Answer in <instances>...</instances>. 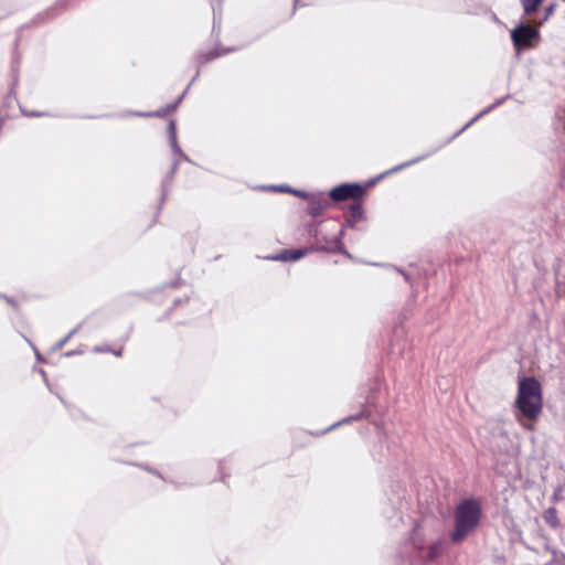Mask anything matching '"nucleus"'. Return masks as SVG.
Returning <instances> with one entry per match:
<instances>
[{
	"instance_id": "nucleus-5",
	"label": "nucleus",
	"mask_w": 565,
	"mask_h": 565,
	"mask_svg": "<svg viewBox=\"0 0 565 565\" xmlns=\"http://www.w3.org/2000/svg\"><path fill=\"white\" fill-rule=\"evenodd\" d=\"M306 254V250L295 249V250H285L279 255L270 257L273 260H298Z\"/></svg>"
},
{
	"instance_id": "nucleus-11",
	"label": "nucleus",
	"mask_w": 565,
	"mask_h": 565,
	"mask_svg": "<svg viewBox=\"0 0 565 565\" xmlns=\"http://www.w3.org/2000/svg\"><path fill=\"white\" fill-rule=\"evenodd\" d=\"M409 163H406V166H408ZM405 167V164L401 166V167H397L394 169V171H398L401 168Z\"/></svg>"
},
{
	"instance_id": "nucleus-7",
	"label": "nucleus",
	"mask_w": 565,
	"mask_h": 565,
	"mask_svg": "<svg viewBox=\"0 0 565 565\" xmlns=\"http://www.w3.org/2000/svg\"><path fill=\"white\" fill-rule=\"evenodd\" d=\"M544 520L551 524L552 526L557 525L556 511L554 509H548L544 514Z\"/></svg>"
},
{
	"instance_id": "nucleus-3",
	"label": "nucleus",
	"mask_w": 565,
	"mask_h": 565,
	"mask_svg": "<svg viewBox=\"0 0 565 565\" xmlns=\"http://www.w3.org/2000/svg\"><path fill=\"white\" fill-rule=\"evenodd\" d=\"M540 39V31L529 24H520L511 31V40L518 53L534 47Z\"/></svg>"
},
{
	"instance_id": "nucleus-13",
	"label": "nucleus",
	"mask_w": 565,
	"mask_h": 565,
	"mask_svg": "<svg viewBox=\"0 0 565 565\" xmlns=\"http://www.w3.org/2000/svg\"><path fill=\"white\" fill-rule=\"evenodd\" d=\"M317 213H318V209L312 210V214H317Z\"/></svg>"
},
{
	"instance_id": "nucleus-1",
	"label": "nucleus",
	"mask_w": 565,
	"mask_h": 565,
	"mask_svg": "<svg viewBox=\"0 0 565 565\" xmlns=\"http://www.w3.org/2000/svg\"><path fill=\"white\" fill-rule=\"evenodd\" d=\"M516 407L526 420H536L543 408L542 387L534 377H524L519 382Z\"/></svg>"
},
{
	"instance_id": "nucleus-10",
	"label": "nucleus",
	"mask_w": 565,
	"mask_h": 565,
	"mask_svg": "<svg viewBox=\"0 0 565 565\" xmlns=\"http://www.w3.org/2000/svg\"><path fill=\"white\" fill-rule=\"evenodd\" d=\"M169 128H170V131H171V135H172V140L174 141V139H175V136H174V130H175L174 122H170Z\"/></svg>"
},
{
	"instance_id": "nucleus-12",
	"label": "nucleus",
	"mask_w": 565,
	"mask_h": 565,
	"mask_svg": "<svg viewBox=\"0 0 565 565\" xmlns=\"http://www.w3.org/2000/svg\"><path fill=\"white\" fill-rule=\"evenodd\" d=\"M317 213H318V209L312 210V214H317Z\"/></svg>"
},
{
	"instance_id": "nucleus-6",
	"label": "nucleus",
	"mask_w": 565,
	"mask_h": 565,
	"mask_svg": "<svg viewBox=\"0 0 565 565\" xmlns=\"http://www.w3.org/2000/svg\"><path fill=\"white\" fill-rule=\"evenodd\" d=\"M524 12L526 14H532L534 11H536L537 7L544 1V0H520Z\"/></svg>"
},
{
	"instance_id": "nucleus-8",
	"label": "nucleus",
	"mask_w": 565,
	"mask_h": 565,
	"mask_svg": "<svg viewBox=\"0 0 565 565\" xmlns=\"http://www.w3.org/2000/svg\"><path fill=\"white\" fill-rule=\"evenodd\" d=\"M519 423L525 428V429H529V430H533L534 429V426L530 423H527L526 420H523L521 418H518Z\"/></svg>"
},
{
	"instance_id": "nucleus-2",
	"label": "nucleus",
	"mask_w": 565,
	"mask_h": 565,
	"mask_svg": "<svg viewBox=\"0 0 565 565\" xmlns=\"http://www.w3.org/2000/svg\"><path fill=\"white\" fill-rule=\"evenodd\" d=\"M481 509L476 500H466L457 507L455 513L454 542L462 541L479 524Z\"/></svg>"
},
{
	"instance_id": "nucleus-4",
	"label": "nucleus",
	"mask_w": 565,
	"mask_h": 565,
	"mask_svg": "<svg viewBox=\"0 0 565 565\" xmlns=\"http://www.w3.org/2000/svg\"><path fill=\"white\" fill-rule=\"evenodd\" d=\"M362 188L359 184H342L330 192L334 201H344L347 199H356L362 194Z\"/></svg>"
},
{
	"instance_id": "nucleus-9",
	"label": "nucleus",
	"mask_w": 565,
	"mask_h": 565,
	"mask_svg": "<svg viewBox=\"0 0 565 565\" xmlns=\"http://www.w3.org/2000/svg\"><path fill=\"white\" fill-rule=\"evenodd\" d=\"M438 553H439V545H437V544H436V545H434V546L431 547V550H430V557H435V556H437V555H438Z\"/></svg>"
}]
</instances>
